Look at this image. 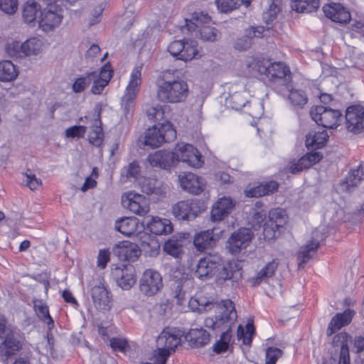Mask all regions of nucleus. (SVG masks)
<instances>
[{
    "label": "nucleus",
    "instance_id": "4d7b16f0",
    "mask_svg": "<svg viewBox=\"0 0 364 364\" xmlns=\"http://www.w3.org/2000/svg\"><path fill=\"white\" fill-rule=\"evenodd\" d=\"M6 53L12 58H23V43L17 41H13L6 43L5 46Z\"/></svg>",
    "mask_w": 364,
    "mask_h": 364
},
{
    "label": "nucleus",
    "instance_id": "de8ad7c7",
    "mask_svg": "<svg viewBox=\"0 0 364 364\" xmlns=\"http://www.w3.org/2000/svg\"><path fill=\"white\" fill-rule=\"evenodd\" d=\"M33 307L38 316L47 323L49 329H51L53 327L54 321L49 314L47 305L42 300L35 299L33 301Z\"/></svg>",
    "mask_w": 364,
    "mask_h": 364
},
{
    "label": "nucleus",
    "instance_id": "f257e3e1",
    "mask_svg": "<svg viewBox=\"0 0 364 364\" xmlns=\"http://www.w3.org/2000/svg\"><path fill=\"white\" fill-rule=\"evenodd\" d=\"M259 80L277 93L289 92L288 100L294 108H302L307 102L306 94L301 90L291 88L290 70H252Z\"/></svg>",
    "mask_w": 364,
    "mask_h": 364
},
{
    "label": "nucleus",
    "instance_id": "c756f323",
    "mask_svg": "<svg viewBox=\"0 0 364 364\" xmlns=\"http://www.w3.org/2000/svg\"><path fill=\"white\" fill-rule=\"evenodd\" d=\"M136 73L132 74V80L126 88L125 94L122 99V107L126 114H133L135 108V100L136 97V82L135 80Z\"/></svg>",
    "mask_w": 364,
    "mask_h": 364
},
{
    "label": "nucleus",
    "instance_id": "412c9836",
    "mask_svg": "<svg viewBox=\"0 0 364 364\" xmlns=\"http://www.w3.org/2000/svg\"><path fill=\"white\" fill-rule=\"evenodd\" d=\"M147 161L152 167L166 170L176 166L173 150L161 149L156 151L149 154Z\"/></svg>",
    "mask_w": 364,
    "mask_h": 364
},
{
    "label": "nucleus",
    "instance_id": "9b49d317",
    "mask_svg": "<svg viewBox=\"0 0 364 364\" xmlns=\"http://www.w3.org/2000/svg\"><path fill=\"white\" fill-rule=\"evenodd\" d=\"M140 223L143 232H148L156 235H168L173 232V225L169 219L162 218L158 216L147 215L140 221L138 219V224Z\"/></svg>",
    "mask_w": 364,
    "mask_h": 364
},
{
    "label": "nucleus",
    "instance_id": "a878e982",
    "mask_svg": "<svg viewBox=\"0 0 364 364\" xmlns=\"http://www.w3.org/2000/svg\"><path fill=\"white\" fill-rule=\"evenodd\" d=\"M355 311L348 309L343 312L336 314L331 320L326 333L331 336L341 328L348 326L352 321Z\"/></svg>",
    "mask_w": 364,
    "mask_h": 364
},
{
    "label": "nucleus",
    "instance_id": "4be33fe9",
    "mask_svg": "<svg viewBox=\"0 0 364 364\" xmlns=\"http://www.w3.org/2000/svg\"><path fill=\"white\" fill-rule=\"evenodd\" d=\"M179 182L184 191L194 195L200 194L205 186V181L202 177L190 172L180 175Z\"/></svg>",
    "mask_w": 364,
    "mask_h": 364
},
{
    "label": "nucleus",
    "instance_id": "72a5a7b5",
    "mask_svg": "<svg viewBox=\"0 0 364 364\" xmlns=\"http://www.w3.org/2000/svg\"><path fill=\"white\" fill-rule=\"evenodd\" d=\"M350 341V336L346 332H341L333 337V344L341 347L338 364H350L348 343Z\"/></svg>",
    "mask_w": 364,
    "mask_h": 364
},
{
    "label": "nucleus",
    "instance_id": "e433bc0d",
    "mask_svg": "<svg viewBox=\"0 0 364 364\" xmlns=\"http://www.w3.org/2000/svg\"><path fill=\"white\" fill-rule=\"evenodd\" d=\"M247 68H271L274 66L278 68H288L287 65L282 62L272 61L270 58H265L262 55L248 57L246 60Z\"/></svg>",
    "mask_w": 364,
    "mask_h": 364
},
{
    "label": "nucleus",
    "instance_id": "f704fd0d",
    "mask_svg": "<svg viewBox=\"0 0 364 364\" xmlns=\"http://www.w3.org/2000/svg\"><path fill=\"white\" fill-rule=\"evenodd\" d=\"M364 178V172L360 165L353 168L346 179L339 184V191L349 192L350 188L357 186Z\"/></svg>",
    "mask_w": 364,
    "mask_h": 364
},
{
    "label": "nucleus",
    "instance_id": "a19ab883",
    "mask_svg": "<svg viewBox=\"0 0 364 364\" xmlns=\"http://www.w3.org/2000/svg\"><path fill=\"white\" fill-rule=\"evenodd\" d=\"M193 243L198 251H203L212 247L215 243L213 230H207L197 233L194 237Z\"/></svg>",
    "mask_w": 364,
    "mask_h": 364
},
{
    "label": "nucleus",
    "instance_id": "7c9ffc66",
    "mask_svg": "<svg viewBox=\"0 0 364 364\" xmlns=\"http://www.w3.org/2000/svg\"><path fill=\"white\" fill-rule=\"evenodd\" d=\"M145 232L138 231L140 242L138 244V252L146 256L156 257L159 255L160 245L154 237L147 236L143 239Z\"/></svg>",
    "mask_w": 364,
    "mask_h": 364
},
{
    "label": "nucleus",
    "instance_id": "864d4df0",
    "mask_svg": "<svg viewBox=\"0 0 364 364\" xmlns=\"http://www.w3.org/2000/svg\"><path fill=\"white\" fill-rule=\"evenodd\" d=\"M255 333V327L252 323L248 322L245 328L240 325L237 331V337L242 341L244 345H250L252 341V336Z\"/></svg>",
    "mask_w": 364,
    "mask_h": 364
},
{
    "label": "nucleus",
    "instance_id": "09e8293b",
    "mask_svg": "<svg viewBox=\"0 0 364 364\" xmlns=\"http://www.w3.org/2000/svg\"><path fill=\"white\" fill-rule=\"evenodd\" d=\"M319 0H292L291 8L300 13H311L317 10Z\"/></svg>",
    "mask_w": 364,
    "mask_h": 364
},
{
    "label": "nucleus",
    "instance_id": "aec40b11",
    "mask_svg": "<svg viewBox=\"0 0 364 364\" xmlns=\"http://www.w3.org/2000/svg\"><path fill=\"white\" fill-rule=\"evenodd\" d=\"M135 272L134 266L129 264L124 265V268L116 267L113 269L112 275L119 287L127 290L136 282Z\"/></svg>",
    "mask_w": 364,
    "mask_h": 364
},
{
    "label": "nucleus",
    "instance_id": "a18cd8bd",
    "mask_svg": "<svg viewBox=\"0 0 364 364\" xmlns=\"http://www.w3.org/2000/svg\"><path fill=\"white\" fill-rule=\"evenodd\" d=\"M232 275L233 272L231 264L230 263L224 264L221 259V262H220V267L218 268L213 276L215 282L218 285L222 286L226 281L230 280Z\"/></svg>",
    "mask_w": 364,
    "mask_h": 364
},
{
    "label": "nucleus",
    "instance_id": "7ed1b4c3",
    "mask_svg": "<svg viewBox=\"0 0 364 364\" xmlns=\"http://www.w3.org/2000/svg\"><path fill=\"white\" fill-rule=\"evenodd\" d=\"M217 309H220V314L207 317L204 320V326L215 331L231 333L232 325L237 319L233 302L230 299L222 300Z\"/></svg>",
    "mask_w": 364,
    "mask_h": 364
},
{
    "label": "nucleus",
    "instance_id": "b1692460",
    "mask_svg": "<svg viewBox=\"0 0 364 364\" xmlns=\"http://www.w3.org/2000/svg\"><path fill=\"white\" fill-rule=\"evenodd\" d=\"M112 252L120 260L132 262L136 260V243L134 242L124 240L116 245Z\"/></svg>",
    "mask_w": 364,
    "mask_h": 364
},
{
    "label": "nucleus",
    "instance_id": "c9c22d12",
    "mask_svg": "<svg viewBox=\"0 0 364 364\" xmlns=\"http://www.w3.org/2000/svg\"><path fill=\"white\" fill-rule=\"evenodd\" d=\"M184 242L185 237L183 234L174 235L164 242V251L173 257H179L183 252Z\"/></svg>",
    "mask_w": 364,
    "mask_h": 364
},
{
    "label": "nucleus",
    "instance_id": "2f4dec72",
    "mask_svg": "<svg viewBox=\"0 0 364 364\" xmlns=\"http://www.w3.org/2000/svg\"><path fill=\"white\" fill-rule=\"evenodd\" d=\"M91 296L95 306L100 310L109 309L110 299L105 286L100 283L91 289Z\"/></svg>",
    "mask_w": 364,
    "mask_h": 364
},
{
    "label": "nucleus",
    "instance_id": "8fccbe9b",
    "mask_svg": "<svg viewBox=\"0 0 364 364\" xmlns=\"http://www.w3.org/2000/svg\"><path fill=\"white\" fill-rule=\"evenodd\" d=\"M191 34L193 36H200L203 41L213 42L220 38V33L215 28L206 25L196 30Z\"/></svg>",
    "mask_w": 364,
    "mask_h": 364
},
{
    "label": "nucleus",
    "instance_id": "5fc2aeb1",
    "mask_svg": "<svg viewBox=\"0 0 364 364\" xmlns=\"http://www.w3.org/2000/svg\"><path fill=\"white\" fill-rule=\"evenodd\" d=\"M232 334L230 332H222L220 338L213 346L215 353L220 354L228 350L231 341Z\"/></svg>",
    "mask_w": 364,
    "mask_h": 364
},
{
    "label": "nucleus",
    "instance_id": "0e129e2a",
    "mask_svg": "<svg viewBox=\"0 0 364 364\" xmlns=\"http://www.w3.org/2000/svg\"><path fill=\"white\" fill-rule=\"evenodd\" d=\"M17 9V0H0V9L6 14H14Z\"/></svg>",
    "mask_w": 364,
    "mask_h": 364
},
{
    "label": "nucleus",
    "instance_id": "6ab92c4d",
    "mask_svg": "<svg viewBox=\"0 0 364 364\" xmlns=\"http://www.w3.org/2000/svg\"><path fill=\"white\" fill-rule=\"evenodd\" d=\"M219 305L213 296L204 294L203 292L196 293L188 301L189 309L200 314L217 308Z\"/></svg>",
    "mask_w": 364,
    "mask_h": 364
},
{
    "label": "nucleus",
    "instance_id": "603ef678",
    "mask_svg": "<svg viewBox=\"0 0 364 364\" xmlns=\"http://www.w3.org/2000/svg\"><path fill=\"white\" fill-rule=\"evenodd\" d=\"M168 109L166 105H147L144 110L149 120L159 122L164 118L165 112Z\"/></svg>",
    "mask_w": 364,
    "mask_h": 364
},
{
    "label": "nucleus",
    "instance_id": "20e7f679",
    "mask_svg": "<svg viewBox=\"0 0 364 364\" xmlns=\"http://www.w3.org/2000/svg\"><path fill=\"white\" fill-rule=\"evenodd\" d=\"M176 138V130L169 121L148 128L144 137V144L151 148H158Z\"/></svg>",
    "mask_w": 364,
    "mask_h": 364
},
{
    "label": "nucleus",
    "instance_id": "c85d7f7f",
    "mask_svg": "<svg viewBox=\"0 0 364 364\" xmlns=\"http://www.w3.org/2000/svg\"><path fill=\"white\" fill-rule=\"evenodd\" d=\"M235 85L232 86L230 92L225 97V105L237 111L242 110V108L247 109L251 104L247 100L248 94L245 91L242 92L235 91Z\"/></svg>",
    "mask_w": 364,
    "mask_h": 364
},
{
    "label": "nucleus",
    "instance_id": "f03ea898",
    "mask_svg": "<svg viewBox=\"0 0 364 364\" xmlns=\"http://www.w3.org/2000/svg\"><path fill=\"white\" fill-rule=\"evenodd\" d=\"M157 97L165 103L176 104L186 101L189 94V87L186 81L181 79L157 80Z\"/></svg>",
    "mask_w": 364,
    "mask_h": 364
},
{
    "label": "nucleus",
    "instance_id": "4c0bfd02",
    "mask_svg": "<svg viewBox=\"0 0 364 364\" xmlns=\"http://www.w3.org/2000/svg\"><path fill=\"white\" fill-rule=\"evenodd\" d=\"M328 138L326 130L311 131L306 135V145L308 149H321L326 145Z\"/></svg>",
    "mask_w": 364,
    "mask_h": 364
},
{
    "label": "nucleus",
    "instance_id": "f3484780",
    "mask_svg": "<svg viewBox=\"0 0 364 364\" xmlns=\"http://www.w3.org/2000/svg\"><path fill=\"white\" fill-rule=\"evenodd\" d=\"M346 119L348 131L355 134L361 132L364 129V108L360 105L348 107Z\"/></svg>",
    "mask_w": 364,
    "mask_h": 364
},
{
    "label": "nucleus",
    "instance_id": "1a4fd4ad",
    "mask_svg": "<svg viewBox=\"0 0 364 364\" xmlns=\"http://www.w3.org/2000/svg\"><path fill=\"white\" fill-rule=\"evenodd\" d=\"M64 9L58 5H50L41 12L40 28L45 32L53 31L58 28L64 18Z\"/></svg>",
    "mask_w": 364,
    "mask_h": 364
},
{
    "label": "nucleus",
    "instance_id": "dca6fc26",
    "mask_svg": "<svg viewBox=\"0 0 364 364\" xmlns=\"http://www.w3.org/2000/svg\"><path fill=\"white\" fill-rule=\"evenodd\" d=\"M252 232L249 228H240L228 239V249L231 254L236 255L245 250L252 239Z\"/></svg>",
    "mask_w": 364,
    "mask_h": 364
},
{
    "label": "nucleus",
    "instance_id": "ddd939ff",
    "mask_svg": "<svg viewBox=\"0 0 364 364\" xmlns=\"http://www.w3.org/2000/svg\"><path fill=\"white\" fill-rule=\"evenodd\" d=\"M220 256L218 255H207L198 261L195 275L202 281L213 278L215 271L220 267Z\"/></svg>",
    "mask_w": 364,
    "mask_h": 364
},
{
    "label": "nucleus",
    "instance_id": "49530a36",
    "mask_svg": "<svg viewBox=\"0 0 364 364\" xmlns=\"http://www.w3.org/2000/svg\"><path fill=\"white\" fill-rule=\"evenodd\" d=\"M43 50V41L38 38H31L23 43V58L38 55Z\"/></svg>",
    "mask_w": 364,
    "mask_h": 364
},
{
    "label": "nucleus",
    "instance_id": "4468645a",
    "mask_svg": "<svg viewBox=\"0 0 364 364\" xmlns=\"http://www.w3.org/2000/svg\"><path fill=\"white\" fill-rule=\"evenodd\" d=\"M323 230V227L317 228L312 232V239L301 247L298 254L299 267H303L304 265L316 254L320 242L326 237L325 234L322 232Z\"/></svg>",
    "mask_w": 364,
    "mask_h": 364
},
{
    "label": "nucleus",
    "instance_id": "5701e85b",
    "mask_svg": "<svg viewBox=\"0 0 364 364\" xmlns=\"http://www.w3.org/2000/svg\"><path fill=\"white\" fill-rule=\"evenodd\" d=\"M323 10L327 18L338 23H346L351 18L350 12L341 4H326L323 6Z\"/></svg>",
    "mask_w": 364,
    "mask_h": 364
},
{
    "label": "nucleus",
    "instance_id": "0eeeda50",
    "mask_svg": "<svg viewBox=\"0 0 364 364\" xmlns=\"http://www.w3.org/2000/svg\"><path fill=\"white\" fill-rule=\"evenodd\" d=\"M175 165L178 162L186 164L190 167L200 168L203 164L202 156L192 144L178 143L173 149Z\"/></svg>",
    "mask_w": 364,
    "mask_h": 364
},
{
    "label": "nucleus",
    "instance_id": "69168bd1",
    "mask_svg": "<svg viewBox=\"0 0 364 364\" xmlns=\"http://www.w3.org/2000/svg\"><path fill=\"white\" fill-rule=\"evenodd\" d=\"M149 211V200L138 193V215H144Z\"/></svg>",
    "mask_w": 364,
    "mask_h": 364
},
{
    "label": "nucleus",
    "instance_id": "f8f14e48",
    "mask_svg": "<svg viewBox=\"0 0 364 364\" xmlns=\"http://www.w3.org/2000/svg\"><path fill=\"white\" fill-rule=\"evenodd\" d=\"M287 222L286 210L277 208L269 213V220L264 224L263 233L266 240H271L276 237V232L279 228L283 227Z\"/></svg>",
    "mask_w": 364,
    "mask_h": 364
},
{
    "label": "nucleus",
    "instance_id": "58836bf2",
    "mask_svg": "<svg viewBox=\"0 0 364 364\" xmlns=\"http://www.w3.org/2000/svg\"><path fill=\"white\" fill-rule=\"evenodd\" d=\"M278 188V183L271 181L264 183H261L253 188H247L245 194L247 197H262L265 195L272 193Z\"/></svg>",
    "mask_w": 364,
    "mask_h": 364
},
{
    "label": "nucleus",
    "instance_id": "473e14b6",
    "mask_svg": "<svg viewBox=\"0 0 364 364\" xmlns=\"http://www.w3.org/2000/svg\"><path fill=\"white\" fill-rule=\"evenodd\" d=\"M210 21L211 18L208 13L200 11H195L192 14L191 19H186V24L182 27V31L192 33Z\"/></svg>",
    "mask_w": 364,
    "mask_h": 364
},
{
    "label": "nucleus",
    "instance_id": "2eb2a0df",
    "mask_svg": "<svg viewBox=\"0 0 364 364\" xmlns=\"http://www.w3.org/2000/svg\"><path fill=\"white\" fill-rule=\"evenodd\" d=\"M200 212L197 200L179 201L172 207V213L179 220H191Z\"/></svg>",
    "mask_w": 364,
    "mask_h": 364
},
{
    "label": "nucleus",
    "instance_id": "37998d69",
    "mask_svg": "<svg viewBox=\"0 0 364 364\" xmlns=\"http://www.w3.org/2000/svg\"><path fill=\"white\" fill-rule=\"evenodd\" d=\"M116 228L122 234L134 239L136 236V219L132 216L122 218L117 222Z\"/></svg>",
    "mask_w": 364,
    "mask_h": 364
},
{
    "label": "nucleus",
    "instance_id": "bf43d9fd",
    "mask_svg": "<svg viewBox=\"0 0 364 364\" xmlns=\"http://www.w3.org/2000/svg\"><path fill=\"white\" fill-rule=\"evenodd\" d=\"M280 0L272 1L269 4L268 9L263 14V19L267 23L272 21L276 18L277 15L280 12Z\"/></svg>",
    "mask_w": 364,
    "mask_h": 364
},
{
    "label": "nucleus",
    "instance_id": "680f3d73",
    "mask_svg": "<svg viewBox=\"0 0 364 364\" xmlns=\"http://www.w3.org/2000/svg\"><path fill=\"white\" fill-rule=\"evenodd\" d=\"M131 178H136V162L133 161L129 166L122 170L121 181L123 183L131 181Z\"/></svg>",
    "mask_w": 364,
    "mask_h": 364
},
{
    "label": "nucleus",
    "instance_id": "ea45409f",
    "mask_svg": "<svg viewBox=\"0 0 364 364\" xmlns=\"http://www.w3.org/2000/svg\"><path fill=\"white\" fill-rule=\"evenodd\" d=\"M279 262L276 259L268 262L257 273V276L250 279V282L253 286H258L263 282H267L269 278L274 275L276 269L278 267Z\"/></svg>",
    "mask_w": 364,
    "mask_h": 364
},
{
    "label": "nucleus",
    "instance_id": "bb28decb",
    "mask_svg": "<svg viewBox=\"0 0 364 364\" xmlns=\"http://www.w3.org/2000/svg\"><path fill=\"white\" fill-rule=\"evenodd\" d=\"M21 346L17 333L11 330L9 331L5 336L4 342L0 345V355L4 361L6 360L16 351H18Z\"/></svg>",
    "mask_w": 364,
    "mask_h": 364
},
{
    "label": "nucleus",
    "instance_id": "e2e57ef3",
    "mask_svg": "<svg viewBox=\"0 0 364 364\" xmlns=\"http://www.w3.org/2000/svg\"><path fill=\"white\" fill-rule=\"evenodd\" d=\"M282 350L278 348H268L266 350L265 364H276L277 360L282 355Z\"/></svg>",
    "mask_w": 364,
    "mask_h": 364
},
{
    "label": "nucleus",
    "instance_id": "c03bdc74",
    "mask_svg": "<svg viewBox=\"0 0 364 364\" xmlns=\"http://www.w3.org/2000/svg\"><path fill=\"white\" fill-rule=\"evenodd\" d=\"M40 5L33 0L26 1L22 8V17L25 23H31L36 21L40 11Z\"/></svg>",
    "mask_w": 364,
    "mask_h": 364
},
{
    "label": "nucleus",
    "instance_id": "774afa93",
    "mask_svg": "<svg viewBox=\"0 0 364 364\" xmlns=\"http://www.w3.org/2000/svg\"><path fill=\"white\" fill-rule=\"evenodd\" d=\"M110 346L114 351L125 353L127 351L128 344L124 339L113 338L110 340Z\"/></svg>",
    "mask_w": 364,
    "mask_h": 364
},
{
    "label": "nucleus",
    "instance_id": "3c124183",
    "mask_svg": "<svg viewBox=\"0 0 364 364\" xmlns=\"http://www.w3.org/2000/svg\"><path fill=\"white\" fill-rule=\"evenodd\" d=\"M113 70H100L99 78L94 81L92 92L95 95L100 94L104 87L107 85L112 76Z\"/></svg>",
    "mask_w": 364,
    "mask_h": 364
},
{
    "label": "nucleus",
    "instance_id": "6e6552de",
    "mask_svg": "<svg viewBox=\"0 0 364 364\" xmlns=\"http://www.w3.org/2000/svg\"><path fill=\"white\" fill-rule=\"evenodd\" d=\"M168 50L171 55L186 62L200 56L197 43L189 39L173 41L169 44Z\"/></svg>",
    "mask_w": 364,
    "mask_h": 364
},
{
    "label": "nucleus",
    "instance_id": "39448f33",
    "mask_svg": "<svg viewBox=\"0 0 364 364\" xmlns=\"http://www.w3.org/2000/svg\"><path fill=\"white\" fill-rule=\"evenodd\" d=\"M181 332L173 327L165 328L159 335L156 339V350L154 352L166 358L171 355V352L181 343Z\"/></svg>",
    "mask_w": 364,
    "mask_h": 364
},
{
    "label": "nucleus",
    "instance_id": "052dcab7",
    "mask_svg": "<svg viewBox=\"0 0 364 364\" xmlns=\"http://www.w3.org/2000/svg\"><path fill=\"white\" fill-rule=\"evenodd\" d=\"M215 4L223 13L230 12L242 4L240 0H215Z\"/></svg>",
    "mask_w": 364,
    "mask_h": 364
},
{
    "label": "nucleus",
    "instance_id": "9d476101",
    "mask_svg": "<svg viewBox=\"0 0 364 364\" xmlns=\"http://www.w3.org/2000/svg\"><path fill=\"white\" fill-rule=\"evenodd\" d=\"M164 287L161 274L156 270H145L140 279V291L147 296H152L159 292Z\"/></svg>",
    "mask_w": 364,
    "mask_h": 364
},
{
    "label": "nucleus",
    "instance_id": "79ce46f5",
    "mask_svg": "<svg viewBox=\"0 0 364 364\" xmlns=\"http://www.w3.org/2000/svg\"><path fill=\"white\" fill-rule=\"evenodd\" d=\"M190 343L196 347L203 346L210 341V334L205 329L192 328L187 334Z\"/></svg>",
    "mask_w": 364,
    "mask_h": 364
},
{
    "label": "nucleus",
    "instance_id": "338daca9",
    "mask_svg": "<svg viewBox=\"0 0 364 364\" xmlns=\"http://www.w3.org/2000/svg\"><path fill=\"white\" fill-rule=\"evenodd\" d=\"M87 130L86 127L84 126H73L69 127L65 131L67 137H82Z\"/></svg>",
    "mask_w": 364,
    "mask_h": 364
},
{
    "label": "nucleus",
    "instance_id": "423d86ee",
    "mask_svg": "<svg viewBox=\"0 0 364 364\" xmlns=\"http://www.w3.org/2000/svg\"><path fill=\"white\" fill-rule=\"evenodd\" d=\"M310 115L317 124L328 129L336 128L343 119V114L339 110L323 105L313 107Z\"/></svg>",
    "mask_w": 364,
    "mask_h": 364
},
{
    "label": "nucleus",
    "instance_id": "cd10ccee",
    "mask_svg": "<svg viewBox=\"0 0 364 364\" xmlns=\"http://www.w3.org/2000/svg\"><path fill=\"white\" fill-rule=\"evenodd\" d=\"M102 107L100 104H97L94 108L95 124L91 127V131L88 135V139L90 144L95 146H100L102 141L104 134L102 129V122L100 114Z\"/></svg>",
    "mask_w": 364,
    "mask_h": 364
},
{
    "label": "nucleus",
    "instance_id": "393cba45",
    "mask_svg": "<svg viewBox=\"0 0 364 364\" xmlns=\"http://www.w3.org/2000/svg\"><path fill=\"white\" fill-rule=\"evenodd\" d=\"M322 159V155L318 151L307 153L299 160L290 161L289 169L291 173H297L304 168H308L318 163Z\"/></svg>",
    "mask_w": 364,
    "mask_h": 364
},
{
    "label": "nucleus",
    "instance_id": "a211bd4d",
    "mask_svg": "<svg viewBox=\"0 0 364 364\" xmlns=\"http://www.w3.org/2000/svg\"><path fill=\"white\" fill-rule=\"evenodd\" d=\"M235 204L236 202L230 196L218 198L211 208V220L214 222L223 220L232 213Z\"/></svg>",
    "mask_w": 364,
    "mask_h": 364
},
{
    "label": "nucleus",
    "instance_id": "13d9d810",
    "mask_svg": "<svg viewBox=\"0 0 364 364\" xmlns=\"http://www.w3.org/2000/svg\"><path fill=\"white\" fill-rule=\"evenodd\" d=\"M156 181L149 178L138 177V186H140L141 191L147 196L155 192Z\"/></svg>",
    "mask_w": 364,
    "mask_h": 364
},
{
    "label": "nucleus",
    "instance_id": "6e6d98bb",
    "mask_svg": "<svg viewBox=\"0 0 364 364\" xmlns=\"http://www.w3.org/2000/svg\"><path fill=\"white\" fill-rule=\"evenodd\" d=\"M122 205L124 208L136 214V193L134 191L124 193L122 196Z\"/></svg>",
    "mask_w": 364,
    "mask_h": 364
}]
</instances>
